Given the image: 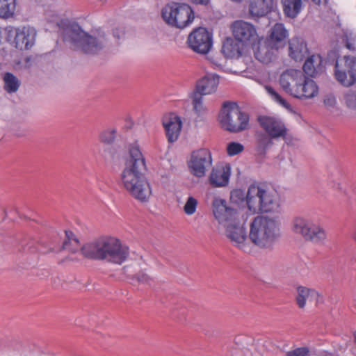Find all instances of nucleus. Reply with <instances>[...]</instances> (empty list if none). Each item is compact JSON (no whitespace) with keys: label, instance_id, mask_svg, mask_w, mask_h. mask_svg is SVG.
Listing matches in <instances>:
<instances>
[{"label":"nucleus","instance_id":"obj_28","mask_svg":"<svg viewBox=\"0 0 356 356\" xmlns=\"http://www.w3.org/2000/svg\"><path fill=\"white\" fill-rule=\"evenodd\" d=\"M243 44L235 38H227L223 42L222 52L225 57L238 58L242 56Z\"/></svg>","mask_w":356,"mask_h":356},{"label":"nucleus","instance_id":"obj_43","mask_svg":"<svg viewBox=\"0 0 356 356\" xmlns=\"http://www.w3.org/2000/svg\"><path fill=\"white\" fill-rule=\"evenodd\" d=\"M137 280L142 284H151L152 280L151 277L145 273H140L137 275Z\"/></svg>","mask_w":356,"mask_h":356},{"label":"nucleus","instance_id":"obj_48","mask_svg":"<svg viewBox=\"0 0 356 356\" xmlns=\"http://www.w3.org/2000/svg\"><path fill=\"white\" fill-rule=\"evenodd\" d=\"M335 354H333V353H329V352H327V351H323L321 356H334Z\"/></svg>","mask_w":356,"mask_h":356},{"label":"nucleus","instance_id":"obj_12","mask_svg":"<svg viewBox=\"0 0 356 356\" xmlns=\"http://www.w3.org/2000/svg\"><path fill=\"white\" fill-rule=\"evenodd\" d=\"M212 210L216 220L225 227L239 221L238 210L228 206L224 199L215 198L212 202Z\"/></svg>","mask_w":356,"mask_h":356},{"label":"nucleus","instance_id":"obj_31","mask_svg":"<svg viewBox=\"0 0 356 356\" xmlns=\"http://www.w3.org/2000/svg\"><path fill=\"white\" fill-rule=\"evenodd\" d=\"M264 88L269 97L273 100L275 102L277 103L284 108H286L290 113H293V108L291 105L284 99L275 90L273 87L270 85L265 84L264 85Z\"/></svg>","mask_w":356,"mask_h":356},{"label":"nucleus","instance_id":"obj_21","mask_svg":"<svg viewBox=\"0 0 356 356\" xmlns=\"http://www.w3.org/2000/svg\"><path fill=\"white\" fill-rule=\"evenodd\" d=\"M277 6V0H250L249 13L252 18H259L270 13Z\"/></svg>","mask_w":356,"mask_h":356},{"label":"nucleus","instance_id":"obj_8","mask_svg":"<svg viewBox=\"0 0 356 356\" xmlns=\"http://www.w3.org/2000/svg\"><path fill=\"white\" fill-rule=\"evenodd\" d=\"M292 230L315 243H322L326 238V233L322 227L303 217H296L293 220Z\"/></svg>","mask_w":356,"mask_h":356},{"label":"nucleus","instance_id":"obj_39","mask_svg":"<svg viewBox=\"0 0 356 356\" xmlns=\"http://www.w3.org/2000/svg\"><path fill=\"white\" fill-rule=\"evenodd\" d=\"M344 102L348 108L356 110V90L347 91L344 95Z\"/></svg>","mask_w":356,"mask_h":356},{"label":"nucleus","instance_id":"obj_9","mask_svg":"<svg viewBox=\"0 0 356 356\" xmlns=\"http://www.w3.org/2000/svg\"><path fill=\"white\" fill-rule=\"evenodd\" d=\"M334 76L339 83L350 87L356 83V56L338 58L334 66Z\"/></svg>","mask_w":356,"mask_h":356},{"label":"nucleus","instance_id":"obj_2","mask_svg":"<svg viewBox=\"0 0 356 356\" xmlns=\"http://www.w3.org/2000/svg\"><path fill=\"white\" fill-rule=\"evenodd\" d=\"M82 255L94 260H104L122 264L129 256V248L115 238H100L84 244L81 248Z\"/></svg>","mask_w":356,"mask_h":356},{"label":"nucleus","instance_id":"obj_33","mask_svg":"<svg viewBox=\"0 0 356 356\" xmlns=\"http://www.w3.org/2000/svg\"><path fill=\"white\" fill-rule=\"evenodd\" d=\"M65 239L63 241L62 249L72 253L76 252L79 249V241L71 231H65Z\"/></svg>","mask_w":356,"mask_h":356},{"label":"nucleus","instance_id":"obj_27","mask_svg":"<svg viewBox=\"0 0 356 356\" xmlns=\"http://www.w3.org/2000/svg\"><path fill=\"white\" fill-rule=\"evenodd\" d=\"M297 293L296 302L300 308L305 307L307 300L310 301L315 300L316 303L323 301V297L313 289L300 286L297 288Z\"/></svg>","mask_w":356,"mask_h":356},{"label":"nucleus","instance_id":"obj_4","mask_svg":"<svg viewBox=\"0 0 356 356\" xmlns=\"http://www.w3.org/2000/svg\"><path fill=\"white\" fill-rule=\"evenodd\" d=\"M280 236L279 224L275 219L257 216L250 223L249 238L260 248H271Z\"/></svg>","mask_w":356,"mask_h":356},{"label":"nucleus","instance_id":"obj_25","mask_svg":"<svg viewBox=\"0 0 356 356\" xmlns=\"http://www.w3.org/2000/svg\"><path fill=\"white\" fill-rule=\"evenodd\" d=\"M288 37L289 32L284 25L282 23H276L270 29L269 35L266 40L280 49L284 47Z\"/></svg>","mask_w":356,"mask_h":356},{"label":"nucleus","instance_id":"obj_36","mask_svg":"<svg viewBox=\"0 0 356 356\" xmlns=\"http://www.w3.org/2000/svg\"><path fill=\"white\" fill-rule=\"evenodd\" d=\"M343 40L346 42V47L350 51H356V32L353 31H346L344 33Z\"/></svg>","mask_w":356,"mask_h":356},{"label":"nucleus","instance_id":"obj_24","mask_svg":"<svg viewBox=\"0 0 356 356\" xmlns=\"http://www.w3.org/2000/svg\"><path fill=\"white\" fill-rule=\"evenodd\" d=\"M218 83V76L213 74H208L197 82L194 92L203 96L211 94L216 90Z\"/></svg>","mask_w":356,"mask_h":356},{"label":"nucleus","instance_id":"obj_6","mask_svg":"<svg viewBox=\"0 0 356 356\" xmlns=\"http://www.w3.org/2000/svg\"><path fill=\"white\" fill-rule=\"evenodd\" d=\"M163 20L170 26L180 29L188 26L194 20V12L187 3L171 2L161 11Z\"/></svg>","mask_w":356,"mask_h":356},{"label":"nucleus","instance_id":"obj_50","mask_svg":"<svg viewBox=\"0 0 356 356\" xmlns=\"http://www.w3.org/2000/svg\"><path fill=\"white\" fill-rule=\"evenodd\" d=\"M334 356H339V355H335Z\"/></svg>","mask_w":356,"mask_h":356},{"label":"nucleus","instance_id":"obj_26","mask_svg":"<svg viewBox=\"0 0 356 356\" xmlns=\"http://www.w3.org/2000/svg\"><path fill=\"white\" fill-rule=\"evenodd\" d=\"M323 58L320 54H313L305 60L302 69L309 76L314 77L324 70Z\"/></svg>","mask_w":356,"mask_h":356},{"label":"nucleus","instance_id":"obj_45","mask_svg":"<svg viewBox=\"0 0 356 356\" xmlns=\"http://www.w3.org/2000/svg\"><path fill=\"white\" fill-rule=\"evenodd\" d=\"M259 143L264 146V147H267L268 146L272 144V141L270 139L268 138L266 136H264L262 138L259 140Z\"/></svg>","mask_w":356,"mask_h":356},{"label":"nucleus","instance_id":"obj_17","mask_svg":"<svg viewBox=\"0 0 356 356\" xmlns=\"http://www.w3.org/2000/svg\"><path fill=\"white\" fill-rule=\"evenodd\" d=\"M231 28L234 38L243 44L250 42L257 37L254 26L243 20L234 22Z\"/></svg>","mask_w":356,"mask_h":356},{"label":"nucleus","instance_id":"obj_22","mask_svg":"<svg viewBox=\"0 0 356 356\" xmlns=\"http://www.w3.org/2000/svg\"><path fill=\"white\" fill-rule=\"evenodd\" d=\"M279 49L280 48L275 44L265 40L264 44L257 47L254 51V56L259 62L268 64L276 59Z\"/></svg>","mask_w":356,"mask_h":356},{"label":"nucleus","instance_id":"obj_35","mask_svg":"<svg viewBox=\"0 0 356 356\" xmlns=\"http://www.w3.org/2000/svg\"><path fill=\"white\" fill-rule=\"evenodd\" d=\"M116 137L115 129H107L102 131L99 134V140L102 143L110 145L113 143Z\"/></svg>","mask_w":356,"mask_h":356},{"label":"nucleus","instance_id":"obj_1","mask_svg":"<svg viewBox=\"0 0 356 356\" xmlns=\"http://www.w3.org/2000/svg\"><path fill=\"white\" fill-rule=\"evenodd\" d=\"M124 165L121 175L124 188L137 200L147 202L152 195V188L143 172L146 170V163L137 143L129 145V156Z\"/></svg>","mask_w":356,"mask_h":356},{"label":"nucleus","instance_id":"obj_7","mask_svg":"<svg viewBox=\"0 0 356 356\" xmlns=\"http://www.w3.org/2000/svg\"><path fill=\"white\" fill-rule=\"evenodd\" d=\"M70 38L74 49L86 54H98L105 45L104 35H100L99 38L90 35L78 25L72 29Z\"/></svg>","mask_w":356,"mask_h":356},{"label":"nucleus","instance_id":"obj_46","mask_svg":"<svg viewBox=\"0 0 356 356\" xmlns=\"http://www.w3.org/2000/svg\"><path fill=\"white\" fill-rule=\"evenodd\" d=\"M329 184L330 185L331 187H332L333 188H334L336 190H338L339 191H342V190H343L341 183H339L338 181H332Z\"/></svg>","mask_w":356,"mask_h":356},{"label":"nucleus","instance_id":"obj_14","mask_svg":"<svg viewBox=\"0 0 356 356\" xmlns=\"http://www.w3.org/2000/svg\"><path fill=\"white\" fill-rule=\"evenodd\" d=\"M258 122L271 138H286L288 130L285 124L280 119L271 116L261 115L259 116Z\"/></svg>","mask_w":356,"mask_h":356},{"label":"nucleus","instance_id":"obj_30","mask_svg":"<svg viewBox=\"0 0 356 356\" xmlns=\"http://www.w3.org/2000/svg\"><path fill=\"white\" fill-rule=\"evenodd\" d=\"M2 80L4 90L9 94L15 93L21 85L20 80L11 72H5Z\"/></svg>","mask_w":356,"mask_h":356},{"label":"nucleus","instance_id":"obj_20","mask_svg":"<svg viewBox=\"0 0 356 356\" xmlns=\"http://www.w3.org/2000/svg\"><path fill=\"white\" fill-rule=\"evenodd\" d=\"M163 124L168 142L173 143L176 141L182 127L181 118L175 113H170L163 118Z\"/></svg>","mask_w":356,"mask_h":356},{"label":"nucleus","instance_id":"obj_10","mask_svg":"<svg viewBox=\"0 0 356 356\" xmlns=\"http://www.w3.org/2000/svg\"><path fill=\"white\" fill-rule=\"evenodd\" d=\"M211 153L207 148H201L192 152L188 165L191 173L202 178L206 175L207 171L212 165Z\"/></svg>","mask_w":356,"mask_h":356},{"label":"nucleus","instance_id":"obj_11","mask_svg":"<svg viewBox=\"0 0 356 356\" xmlns=\"http://www.w3.org/2000/svg\"><path fill=\"white\" fill-rule=\"evenodd\" d=\"M37 31L30 26L11 28L8 37L13 38V44L20 50L30 49L35 42Z\"/></svg>","mask_w":356,"mask_h":356},{"label":"nucleus","instance_id":"obj_3","mask_svg":"<svg viewBox=\"0 0 356 356\" xmlns=\"http://www.w3.org/2000/svg\"><path fill=\"white\" fill-rule=\"evenodd\" d=\"M245 203L252 213H277L280 205L277 196L259 183L250 184L246 192Z\"/></svg>","mask_w":356,"mask_h":356},{"label":"nucleus","instance_id":"obj_37","mask_svg":"<svg viewBox=\"0 0 356 356\" xmlns=\"http://www.w3.org/2000/svg\"><path fill=\"white\" fill-rule=\"evenodd\" d=\"M323 105L325 108L329 111H334L337 110V102L334 95L328 93L324 95L323 99Z\"/></svg>","mask_w":356,"mask_h":356},{"label":"nucleus","instance_id":"obj_32","mask_svg":"<svg viewBox=\"0 0 356 356\" xmlns=\"http://www.w3.org/2000/svg\"><path fill=\"white\" fill-rule=\"evenodd\" d=\"M16 9V0H0V18L13 17Z\"/></svg>","mask_w":356,"mask_h":356},{"label":"nucleus","instance_id":"obj_34","mask_svg":"<svg viewBox=\"0 0 356 356\" xmlns=\"http://www.w3.org/2000/svg\"><path fill=\"white\" fill-rule=\"evenodd\" d=\"M202 97L203 95H201L196 92H193L192 94V104L193 106V111L198 115H200L205 112V108L202 103Z\"/></svg>","mask_w":356,"mask_h":356},{"label":"nucleus","instance_id":"obj_16","mask_svg":"<svg viewBox=\"0 0 356 356\" xmlns=\"http://www.w3.org/2000/svg\"><path fill=\"white\" fill-rule=\"evenodd\" d=\"M303 74L302 72L289 69L283 72L279 79V83L282 89L287 94L294 97Z\"/></svg>","mask_w":356,"mask_h":356},{"label":"nucleus","instance_id":"obj_49","mask_svg":"<svg viewBox=\"0 0 356 356\" xmlns=\"http://www.w3.org/2000/svg\"><path fill=\"white\" fill-rule=\"evenodd\" d=\"M354 337H355V341L356 342V332L354 333Z\"/></svg>","mask_w":356,"mask_h":356},{"label":"nucleus","instance_id":"obj_13","mask_svg":"<svg viewBox=\"0 0 356 356\" xmlns=\"http://www.w3.org/2000/svg\"><path fill=\"white\" fill-rule=\"evenodd\" d=\"M187 42L194 51L206 54L212 47V35L205 28L199 27L189 34Z\"/></svg>","mask_w":356,"mask_h":356},{"label":"nucleus","instance_id":"obj_23","mask_svg":"<svg viewBox=\"0 0 356 356\" xmlns=\"http://www.w3.org/2000/svg\"><path fill=\"white\" fill-rule=\"evenodd\" d=\"M309 50L307 43L299 37H293L289 41V55L296 61L302 60L307 56Z\"/></svg>","mask_w":356,"mask_h":356},{"label":"nucleus","instance_id":"obj_41","mask_svg":"<svg viewBox=\"0 0 356 356\" xmlns=\"http://www.w3.org/2000/svg\"><path fill=\"white\" fill-rule=\"evenodd\" d=\"M246 193L240 188L234 189L230 194V199L232 202L240 203L245 201Z\"/></svg>","mask_w":356,"mask_h":356},{"label":"nucleus","instance_id":"obj_29","mask_svg":"<svg viewBox=\"0 0 356 356\" xmlns=\"http://www.w3.org/2000/svg\"><path fill=\"white\" fill-rule=\"evenodd\" d=\"M281 4L284 16L289 19L296 18L304 7L302 0H281Z\"/></svg>","mask_w":356,"mask_h":356},{"label":"nucleus","instance_id":"obj_40","mask_svg":"<svg viewBox=\"0 0 356 356\" xmlns=\"http://www.w3.org/2000/svg\"><path fill=\"white\" fill-rule=\"evenodd\" d=\"M244 149V147L242 144L236 142H232L227 145V153L229 156H235Z\"/></svg>","mask_w":356,"mask_h":356},{"label":"nucleus","instance_id":"obj_19","mask_svg":"<svg viewBox=\"0 0 356 356\" xmlns=\"http://www.w3.org/2000/svg\"><path fill=\"white\" fill-rule=\"evenodd\" d=\"M296 92L294 97L299 99H310L318 96L319 88L318 84L313 79L305 76L304 74L301 79V83Z\"/></svg>","mask_w":356,"mask_h":356},{"label":"nucleus","instance_id":"obj_15","mask_svg":"<svg viewBox=\"0 0 356 356\" xmlns=\"http://www.w3.org/2000/svg\"><path fill=\"white\" fill-rule=\"evenodd\" d=\"M238 222L236 221L225 226L226 236L234 246L247 252L250 250L247 243V232L243 225H239Z\"/></svg>","mask_w":356,"mask_h":356},{"label":"nucleus","instance_id":"obj_5","mask_svg":"<svg viewBox=\"0 0 356 356\" xmlns=\"http://www.w3.org/2000/svg\"><path fill=\"white\" fill-rule=\"evenodd\" d=\"M218 119L222 127L230 132H240L249 126V115L234 103L225 102Z\"/></svg>","mask_w":356,"mask_h":356},{"label":"nucleus","instance_id":"obj_42","mask_svg":"<svg viewBox=\"0 0 356 356\" xmlns=\"http://www.w3.org/2000/svg\"><path fill=\"white\" fill-rule=\"evenodd\" d=\"M309 350L307 347L297 348L286 353L285 356H307Z\"/></svg>","mask_w":356,"mask_h":356},{"label":"nucleus","instance_id":"obj_38","mask_svg":"<svg viewBox=\"0 0 356 356\" xmlns=\"http://www.w3.org/2000/svg\"><path fill=\"white\" fill-rule=\"evenodd\" d=\"M197 207V200L193 196H190L184 206V211L188 216L193 215L196 211Z\"/></svg>","mask_w":356,"mask_h":356},{"label":"nucleus","instance_id":"obj_18","mask_svg":"<svg viewBox=\"0 0 356 356\" xmlns=\"http://www.w3.org/2000/svg\"><path fill=\"white\" fill-rule=\"evenodd\" d=\"M230 176L231 166L229 163L216 165L211 172L209 181L214 187H225L228 185Z\"/></svg>","mask_w":356,"mask_h":356},{"label":"nucleus","instance_id":"obj_47","mask_svg":"<svg viewBox=\"0 0 356 356\" xmlns=\"http://www.w3.org/2000/svg\"><path fill=\"white\" fill-rule=\"evenodd\" d=\"M124 33V31L120 29H115L113 30V36L117 39H120V36H122Z\"/></svg>","mask_w":356,"mask_h":356},{"label":"nucleus","instance_id":"obj_44","mask_svg":"<svg viewBox=\"0 0 356 356\" xmlns=\"http://www.w3.org/2000/svg\"><path fill=\"white\" fill-rule=\"evenodd\" d=\"M113 154H114V150L112 147H106L102 152V156L105 159H107L108 158H112L113 156Z\"/></svg>","mask_w":356,"mask_h":356}]
</instances>
